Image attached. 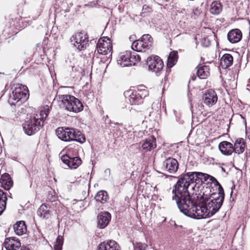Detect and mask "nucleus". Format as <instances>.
Masks as SVG:
<instances>
[{
	"label": "nucleus",
	"instance_id": "nucleus-1",
	"mask_svg": "<svg viewBox=\"0 0 250 250\" xmlns=\"http://www.w3.org/2000/svg\"><path fill=\"white\" fill-rule=\"evenodd\" d=\"M176 184L174 186L172 197L175 200L178 208L185 215L194 219H199L198 214L199 200L203 198L198 195L196 190H192L193 192L189 193L188 188L193 184L187 178L185 173L180 175L178 177ZM204 198H203L204 199Z\"/></svg>",
	"mask_w": 250,
	"mask_h": 250
},
{
	"label": "nucleus",
	"instance_id": "nucleus-2",
	"mask_svg": "<svg viewBox=\"0 0 250 250\" xmlns=\"http://www.w3.org/2000/svg\"><path fill=\"white\" fill-rule=\"evenodd\" d=\"M220 193L213 192L210 195L205 193L207 198L199 200V219L210 217L219 211L224 200V189L220 188Z\"/></svg>",
	"mask_w": 250,
	"mask_h": 250
},
{
	"label": "nucleus",
	"instance_id": "nucleus-3",
	"mask_svg": "<svg viewBox=\"0 0 250 250\" xmlns=\"http://www.w3.org/2000/svg\"><path fill=\"white\" fill-rule=\"evenodd\" d=\"M185 174L187 176V178H188L190 182H192L193 184H195L192 186L191 189L198 192V194L201 196V198H207V196H205V193L208 192L209 189L208 187H206L205 188L203 184L208 180H209V181L213 183L214 186L217 188V193H220V190H221L220 188H223L215 178L208 174L195 171L188 172ZM200 197H201V196Z\"/></svg>",
	"mask_w": 250,
	"mask_h": 250
},
{
	"label": "nucleus",
	"instance_id": "nucleus-4",
	"mask_svg": "<svg viewBox=\"0 0 250 250\" xmlns=\"http://www.w3.org/2000/svg\"><path fill=\"white\" fill-rule=\"evenodd\" d=\"M56 134L63 141H76L81 143L85 141V138L81 132L74 128L63 129L62 127H59L56 130Z\"/></svg>",
	"mask_w": 250,
	"mask_h": 250
},
{
	"label": "nucleus",
	"instance_id": "nucleus-5",
	"mask_svg": "<svg viewBox=\"0 0 250 250\" xmlns=\"http://www.w3.org/2000/svg\"><path fill=\"white\" fill-rule=\"evenodd\" d=\"M58 97L66 110L76 113L83 110L82 103L75 97L68 95H59Z\"/></svg>",
	"mask_w": 250,
	"mask_h": 250
},
{
	"label": "nucleus",
	"instance_id": "nucleus-6",
	"mask_svg": "<svg viewBox=\"0 0 250 250\" xmlns=\"http://www.w3.org/2000/svg\"><path fill=\"white\" fill-rule=\"evenodd\" d=\"M29 91L26 85L19 84L10 96L8 102L11 104H15L16 103L23 99L26 100L29 97Z\"/></svg>",
	"mask_w": 250,
	"mask_h": 250
},
{
	"label": "nucleus",
	"instance_id": "nucleus-7",
	"mask_svg": "<svg viewBox=\"0 0 250 250\" xmlns=\"http://www.w3.org/2000/svg\"><path fill=\"white\" fill-rule=\"evenodd\" d=\"M70 41L74 46L81 51L86 47L89 41L88 36L84 32H77L71 37Z\"/></svg>",
	"mask_w": 250,
	"mask_h": 250
},
{
	"label": "nucleus",
	"instance_id": "nucleus-8",
	"mask_svg": "<svg viewBox=\"0 0 250 250\" xmlns=\"http://www.w3.org/2000/svg\"><path fill=\"white\" fill-rule=\"evenodd\" d=\"M42 125L37 117H33L24 122L23 129L25 134L30 136L39 131L41 126Z\"/></svg>",
	"mask_w": 250,
	"mask_h": 250
},
{
	"label": "nucleus",
	"instance_id": "nucleus-9",
	"mask_svg": "<svg viewBox=\"0 0 250 250\" xmlns=\"http://www.w3.org/2000/svg\"><path fill=\"white\" fill-rule=\"evenodd\" d=\"M146 64L149 70L154 72L159 76L164 67V63L158 56H150L147 59Z\"/></svg>",
	"mask_w": 250,
	"mask_h": 250
},
{
	"label": "nucleus",
	"instance_id": "nucleus-10",
	"mask_svg": "<svg viewBox=\"0 0 250 250\" xmlns=\"http://www.w3.org/2000/svg\"><path fill=\"white\" fill-rule=\"evenodd\" d=\"M100 39L97 44V50L99 54L106 55L110 53L112 50V45L109 39Z\"/></svg>",
	"mask_w": 250,
	"mask_h": 250
},
{
	"label": "nucleus",
	"instance_id": "nucleus-11",
	"mask_svg": "<svg viewBox=\"0 0 250 250\" xmlns=\"http://www.w3.org/2000/svg\"><path fill=\"white\" fill-rule=\"evenodd\" d=\"M61 160L70 168H77L82 163V160L80 157H71L68 154L63 155Z\"/></svg>",
	"mask_w": 250,
	"mask_h": 250
},
{
	"label": "nucleus",
	"instance_id": "nucleus-12",
	"mask_svg": "<svg viewBox=\"0 0 250 250\" xmlns=\"http://www.w3.org/2000/svg\"><path fill=\"white\" fill-rule=\"evenodd\" d=\"M163 166L167 171L171 174L175 173L179 167L177 160L170 157L164 162Z\"/></svg>",
	"mask_w": 250,
	"mask_h": 250
},
{
	"label": "nucleus",
	"instance_id": "nucleus-13",
	"mask_svg": "<svg viewBox=\"0 0 250 250\" xmlns=\"http://www.w3.org/2000/svg\"><path fill=\"white\" fill-rule=\"evenodd\" d=\"M131 57V52L126 51L121 53L117 59V63L122 67L134 65L133 61L130 60Z\"/></svg>",
	"mask_w": 250,
	"mask_h": 250
},
{
	"label": "nucleus",
	"instance_id": "nucleus-14",
	"mask_svg": "<svg viewBox=\"0 0 250 250\" xmlns=\"http://www.w3.org/2000/svg\"><path fill=\"white\" fill-rule=\"evenodd\" d=\"M218 100L216 92L213 90H208L203 96L204 103L208 106H211L215 104Z\"/></svg>",
	"mask_w": 250,
	"mask_h": 250
},
{
	"label": "nucleus",
	"instance_id": "nucleus-15",
	"mask_svg": "<svg viewBox=\"0 0 250 250\" xmlns=\"http://www.w3.org/2000/svg\"><path fill=\"white\" fill-rule=\"evenodd\" d=\"M111 217V214L108 212H101L97 216L98 227L100 229L105 228L110 222Z\"/></svg>",
	"mask_w": 250,
	"mask_h": 250
},
{
	"label": "nucleus",
	"instance_id": "nucleus-16",
	"mask_svg": "<svg viewBox=\"0 0 250 250\" xmlns=\"http://www.w3.org/2000/svg\"><path fill=\"white\" fill-rule=\"evenodd\" d=\"M4 246L7 250H17L21 246V244L16 237H9L5 238Z\"/></svg>",
	"mask_w": 250,
	"mask_h": 250
},
{
	"label": "nucleus",
	"instance_id": "nucleus-17",
	"mask_svg": "<svg viewBox=\"0 0 250 250\" xmlns=\"http://www.w3.org/2000/svg\"><path fill=\"white\" fill-rule=\"evenodd\" d=\"M218 147L221 152L225 155H230L234 152L232 144L227 141L221 142Z\"/></svg>",
	"mask_w": 250,
	"mask_h": 250
},
{
	"label": "nucleus",
	"instance_id": "nucleus-18",
	"mask_svg": "<svg viewBox=\"0 0 250 250\" xmlns=\"http://www.w3.org/2000/svg\"><path fill=\"white\" fill-rule=\"evenodd\" d=\"M98 250H120V246L114 240L101 243L98 247Z\"/></svg>",
	"mask_w": 250,
	"mask_h": 250
},
{
	"label": "nucleus",
	"instance_id": "nucleus-19",
	"mask_svg": "<svg viewBox=\"0 0 250 250\" xmlns=\"http://www.w3.org/2000/svg\"><path fill=\"white\" fill-rule=\"evenodd\" d=\"M242 33L238 29L230 30L228 34V39L231 43L239 42L242 39Z\"/></svg>",
	"mask_w": 250,
	"mask_h": 250
},
{
	"label": "nucleus",
	"instance_id": "nucleus-20",
	"mask_svg": "<svg viewBox=\"0 0 250 250\" xmlns=\"http://www.w3.org/2000/svg\"><path fill=\"white\" fill-rule=\"evenodd\" d=\"M142 148L146 152L151 151L156 147V139L152 136L146 139L142 145Z\"/></svg>",
	"mask_w": 250,
	"mask_h": 250
},
{
	"label": "nucleus",
	"instance_id": "nucleus-21",
	"mask_svg": "<svg viewBox=\"0 0 250 250\" xmlns=\"http://www.w3.org/2000/svg\"><path fill=\"white\" fill-rule=\"evenodd\" d=\"M0 183L1 186L6 190H9L13 186V181L8 173H4L1 175Z\"/></svg>",
	"mask_w": 250,
	"mask_h": 250
},
{
	"label": "nucleus",
	"instance_id": "nucleus-22",
	"mask_svg": "<svg viewBox=\"0 0 250 250\" xmlns=\"http://www.w3.org/2000/svg\"><path fill=\"white\" fill-rule=\"evenodd\" d=\"M13 228L15 233L18 235H21L25 233L27 231L26 226L23 221L17 222L14 225Z\"/></svg>",
	"mask_w": 250,
	"mask_h": 250
},
{
	"label": "nucleus",
	"instance_id": "nucleus-23",
	"mask_svg": "<svg viewBox=\"0 0 250 250\" xmlns=\"http://www.w3.org/2000/svg\"><path fill=\"white\" fill-rule=\"evenodd\" d=\"M233 57L229 54H225L220 60V65L222 68L226 69L232 64Z\"/></svg>",
	"mask_w": 250,
	"mask_h": 250
},
{
	"label": "nucleus",
	"instance_id": "nucleus-24",
	"mask_svg": "<svg viewBox=\"0 0 250 250\" xmlns=\"http://www.w3.org/2000/svg\"><path fill=\"white\" fill-rule=\"evenodd\" d=\"M49 208L45 204H42L38 210V215L42 219H48L50 216Z\"/></svg>",
	"mask_w": 250,
	"mask_h": 250
},
{
	"label": "nucleus",
	"instance_id": "nucleus-25",
	"mask_svg": "<svg viewBox=\"0 0 250 250\" xmlns=\"http://www.w3.org/2000/svg\"><path fill=\"white\" fill-rule=\"evenodd\" d=\"M245 148V143L244 139L238 138L237 139L233 146L234 152L237 154L242 153Z\"/></svg>",
	"mask_w": 250,
	"mask_h": 250
},
{
	"label": "nucleus",
	"instance_id": "nucleus-26",
	"mask_svg": "<svg viewBox=\"0 0 250 250\" xmlns=\"http://www.w3.org/2000/svg\"><path fill=\"white\" fill-rule=\"evenodd\" d=\"M129 101L131 104H139L143 102L141 94L137 91L132 92L129 96Z\"/></svg>",
	"mask_w": 250,
	"mask_h": 250
},
{
	"label": "nucleus",
	"instance_id": "nucleus-27",
	"mask_svg": "<svg viewBox=\"0 0 250 250\" xmlns=\"http://www.w3.org/2000/svg\"><path fill=\"white\" fill-rule=\"evenodd\" d=\"M197 68V74L200 79H206L209 75V68L208 66H198Z\"/></svg>",
	"mask_w": 250,
	"mask_h": 250
},
{
	"label": "nucleus",
	"instance_id": "nucleus-28",
	"mask_svg": "<svg viewBox=\"0 0 250 250\" xmlns=\"http://www.w3.org/2000/svg\"><path fill=\"white\" fill-rule=\"evenodd\" d=\"M7 200V194L1 189H0V215L6 208V201Z\"/></svg>",
	"mask_w": 250,
	"mask_h": 250
},
{
	"label": "nucleus",
	"instance_id": "nucleus-29",
	"mask_svg": "<svg viewBox=\"0 0 250 250\" xmlns=\"http://www.w3.org/2000/svg\"><path fill=\"white\" fill-rule=\"evenodd\" d=\"M108 199L107 192L104 190H101L97 192L95 196V199L101 203H105Z\"/></svg>",
	"mask_w": 250,
	"mask_h": 250
},
{
	"label": "nucleus",
	"instance_id": "nucleus-30",
	"mask_svg": "<svg viewBox=\"0 0 250 250\" xmlns=\"http://www.w3.org/2000/svg\"><path fill=\"white\" fill-rule=\"evenodd\" d=\"M178 52L176 51H173L169 54L167 59V66L169 68L172 67L177 61Z\"/></svg>",
	"mask_w": 250,
	"mask_h": 250
},
{
	"label": "nucleus",
	"instance_id": "nucleus-31",
	"mask_svg": "<svg viewBox=\"0 0 250 250\" xmlns=\"http://www.w3.org/2000/svg\"><path fill=\"white\" fill-rule=\"evenodd\" d=\"M222 10L221 3L217 1L212 2L210 5V12L211 14L217 15L219 14Z\"/></svg>",
	"mask_w": 250,
	"mask_h": 250
},
{
	"label": "nucleus",
	"instance_id": "nucleus-32",
	"mask_svg": "<svg viewBox=\"0 0 250 250\" xmlns=\"http://www.w3.org/2000/svg\"><path fill=\"white\" fill-rule=\"evenodd\" d=\"M49 113V106L48 105H46L44 107V109L41 111L40 115H37V117L40 120V121H41L42 125H43L44 119L47 117Z\"/></svg>",
	"mask_w": 250,
	"mask_h": 250
},
{
	"label": "nucleus",
	"instance_id": "nucleus-33",
	"mask_svg": "<svg viewBox=\"0 0 250 250\" xmlns=\"http://www.w3.org/2000/svg\"><path fill=\"white\" fill-rule=\"evenodd\" d=\"M63 243V238L62 236H58L54 246V250H62Z\"/></svg>",
	"mask_w": 250,
	"mask_h": 250
},
{
	"label": "nucleus",
	"instance_id": "nucleus-34",
	"mask_svg": "<svg viewBox=\"0 0 250 250\" xmlns=\"http://www.w3.org/2000/svg\"><path fill=\"white\" fill-rule=\"evenodd\" d=\"M142 40H137L134 41L132 43L131 48L133 50L136 51L137 52L141 51L142 49Z\"/></svg>",
	"mask_w": 250,
	"mask_h": 250
},
{
	"label": "nucleus",
	"instance_id": "nucleus-35",
	"mask_svg": "<svg viewBox=\"0 0 250 250\" xmlns=\"http://www.w3.org/2000/svg\"><path fill=\"white\" fill-rule=\"evenodd\" d=\"M130 60L131 61H133L135 65L136 63L140 61L141 58L140 56L138 55L136 52H133V53H131V57Z\"/></svg>",
	"mask_w": 250,
	"mask_h": 250
},
{
	"label": "nucleus",
	"instance_id": "nucleus-36",
	"mask_svg": "<svg viewBox=\"0 0 250 250\" xmlns=\"http://www.w3.org/2000/svg\"><path fill=\"white\" fill-rule=\"evenodd\" d=\"M134 247V250H146L147 245L141 243H137Z\"/></svg>",
	"mask_w": 250,
	"mask_h": 250
},
{
	"label": "nucleus",
	"instance_id": "nucleus-37",
	"mask_svg": "<svg viewBox=\"0 0 250 250\" xmlns=\"http://www.w3.org/2000/svg\"><path fill=\"white\" fill-rule=\"evenodd\" d=\"M141 40L143 41L144 42H146L148 43V42H152L153 39L150 35L145 34L142 36Z\"/></svg>",
	"mask_w": 250,
	"mask_h": 250
},
{
	"label": "nucleus",
	"instance_id": "nucleus-38",
	"mask_svg": "<svg viewBox=\"0 0 250 250\" xmlns=\"http://www.w3.org/2000/svg\"><path fill=\"white\" fill-rule=\"evenodd\" d=\"M142 49L143 48H146L148 46V44H147V43L146 42H144L143 41H142Z\"/></svg>",
	"mask_w": 250,
	"mask_h": 250
},
{
	"label": "nucleus",
	"instance_id": "nucleus-39",
	"mask_svg": "<svg viewBox=\"0 0 250 250\" xmlns=\"http://www.w3.org/2000/svg\"><path fill=\"white\" fill-rule=\"evenodd\" d=\"M48 199L51 202H53L55 200V197H53V196H52L51 198H50L49 197H48Z\"/></svg>",
	"mask_w": 250,
	"mask_h": 250
},
{
	"label": "nucleus",
	"instance_id": "nucleus-40",
	"mask_svg": "<svg viewBox=\"0 0 250 250\" xmlns=\"http://www.w3.org/2000/svg\"><path fill=\"white\" fill-rule=\"evenodd\" d=\"M20 250H30L26 247H21Z\"/></svg>",
	"mask_w": 250,
	"mask_h": 250
},
{
	"label": "nucleus",
	"instance_id": "nucleus-41",
	"mask_svg": "<svg viewBox=\"0 0 250 250\" xmlns=\"http://www.w3.org/2000/svg\"><path fill=\"white\" fill-rule=\"evenodd\" d=\"M104 172H105V173H110V169L107 168V169H105V170Z\"/></svg>",
	"mask_w": 250,
	"mask_h": 250
},
{
	"label": "nucleus",
	"instance_id": "nucleus-42",
	"mask_svg": "<svg viewBox=\"0 0 250 250\" xmlns=\"http://www.w3.org/2000/svg\"><path fill=\"white\" fill-rule=\"evenodd\" d=\"M147 7H148V6H146V5H145L143 6V9H146Z\"/></svg>",
	"mask_w": 250,
	"mask_h": 250
},
{
	"label": "nucleus",
	"instance_id": "nucleus-43",
	"mask_svg": "<svg viewBox=\"0 0 250 250\" xmlns=\"http://www.w3.org/2000/svg\"><path fill=\"white\" fill-rule=\"evenodd\" d=\"M2 151V148H1V147L0 146V153Z\"/></svg>",
	"mask_w": 250,
	"mask_h": 250
},
{
	"label": "nucleus",
	"instance_id": "nucleus-44",
	"mask_svg": "<svg viewBox=\"0 0 250 250\" xmlns=\"http://www.w3.org/2000/svg\"><path fill=\"white\" fill-rule=\"evenodd\" d=\"M222 170L223 171H225V169H224V168H223V167H222Z\"/></svg>",
	"mask_w": 250,
	"mask_h": 250
}]
</instances>
